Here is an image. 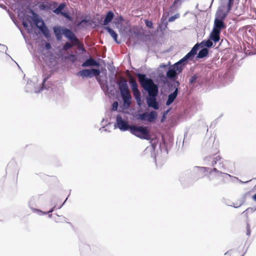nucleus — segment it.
<instances>
[{"label":"nucleus","mask_w":256,"mask_h":256,"mask_svg":"<svg viewBox=\"0 0 256 256\" xmlns=\"http://www.w3.org/2000/svg\"><path fill=\"white\" fill-rule=\"evenodd\" d=\"M64 58L67 60H69L72 62L74 63L77 60V57L76 55L70 54L64 56Z\"/></svg>","instance_id":"obj_31"},{"label":"nucleus","mask_w":256,"mask_h":256,"mask_svg":"<svg viewBox=\"0 0 256 256\" xmlns=\"http://www.w3.org/2000/svg\"><path fill=\"white\" fill-rule=\"evenodd\" d=\"M131 90L133 92H137L140 91L138 90V86L137 82L132 78H131L129 82Z\"/></svg>","instance_id":"obj_25"},{"label":"nucleus","mask_w":256,"mask_h":256,"mask_svg":"<svg viewBox=\"0 0 256 256\" xmlns=\"http://www.w3.org/2000/svg\"><path fill=\"white\" fill-rule=\"evenodd\" d=\"M158 118V113L154 110H152L148 113L144 112L136 114V118L141 121H146L149 122H154Z\"/></svg>","instance_id":"obj_10"},{"label":"nucleus","mask_w":256,"mask_h":256,"mask_svg":"<svg viewBox=\"0 0 256 256\" xmlns=\"http://www.w3.org/2000/svg\"><path fill=\"white\" fill-rule=\"evenodd\" d=\"M34 198H30V202H29V207L34 210V212H36L34 210Z\"/></svg>","instance_id":"obj_36"},{"label":"nucleus","mask_w":256,"mask_h":256,"mask_svg":"<svg viewBox=\"0 0 256 256\" xmlns=\"http://www.w3.org/2000/svg\"><path fill=\"white\" fill-rule=\"evenodd\" d=\"M180 83L178 81L176 80H172L169 86L172 90H174L173 92H176V94H178L180 90Z\"/></svg>","instance_id":"obj_22"},{"label":"nucleus","mask_w":256,"mask_h":256,"mask_svg":"<svg viewBox=\"0 0 256 256\" xmlns=\"http://www.w3.org/2000/svg\"><path fill=\"white\" fill-rule=\"evenodd\" d=\"M178 94H176V92H172V93L168 95V99L166 102V106H170L176 99Z\"/></svg>","instance_id":"obj_24"},{"label":"nucleus","mask_w":256,"mask_h":256,"mask_svg":"<svg viewBox=\"0 0 256 256\" xmlns=\"http://www.w3.org/2000/svg\"><path fill=\"white\" fill-rule=\"evenodd\" d=\"M152 148L153 150H154V148H155V146H154V144H152Z\"/></svg>","instance_id":"obj_58"},{"label":"nucleus","mask_w":256,"mask_h":256,"mask_svg":"<svg viewBox=\"0 0 256 256\" xmlns=\"http://www.w3.org/2000/svg\"><path fill=\"white\" fill-rule=\"evenodd\" d=\"M233 78L234 76L232 72L230 71L226 72L224 76V79L226 84L232 82V81Z\"/></svg>","instance_id":"obj_28"},{"label":"nucleus","mask_w":256,"mask_h":256,"mask_svg":"<svg viewBox=\"0 0 256 256\" xmlns=\"http://www.w3.org/2000/svg\"><path fill=\"white\" fill-rule=\"evenodd\" d=\"M122 100V107L124 110L129 108L132 100V96L129 91L128 82L126 80L122 79L119 82H116Z\"/></svg>","instance_id":"obj_4"},{"label":"nucleus","mask_w":256,"mask_h":256,"mask_svg":"<svg viewBox=\"0 0 256 256\" xmlns=\"http://www.w3.org/2000/svg\"><path fill=\"white\" fill-rule=\"evenodd\" d=\"M56 208V206H54L53 208H52L48 212H42V210H38V209H34V210L39 215H43V214H50L52 212L54 208Z\"/></svg>","instance_id":"obj_32"},{"label":"nucleus","mask_w":256,"mask_h":256,"mask_svg":"<svg viewBox=\"0 0 256 256\" xmlns=\"http://www.w3.org/2000/svg\"><path fill=\"white\" fill-rule=\"evenodd\" d=\"M144 23L146 26L149 28H153V23L152 21L148 20H144Z\"/></svg>","instance_id":"obj_37"},{"label":"nucleus","mask_w":256,"mask_h":256,"mask_svg":"<svg viewBox=\"0 0 256 256\" xmlns=\"http://www.w3.org/2000/svg\"><path fill=\"white\" fill-rule=\"evenodd\" d=\"M214 1V0H212V2Z\"/></svg>","instance_id":"obj_60"},{"label":"nucleus","mask_w":256,"mask_h":256,"mask_svg":"<svg viewBox=\"0 0 256 256\" xmlns=\"http://www.w3.org/2000/svg\"><path fill=\"white\" fill-rule=\"evenodd\" d=\"M88 18H90V16L88 14L82 16L80 18V20L77 22L76 26H82L83 24H87L89 22L88 20Z\"/></svg>","instance_id":"obj_27"},{"label":"nucleus","mask_w":256,"mask_h":256,"mask_svg":"<svg viewBox=\"0 0 256 256\" xmlns=\"http://www.w3.org/2000/svg\"><path fill=\"white\" fill-rule=\"evenodd\" d=\"M168 26V22L166 20H161L160 23L158 25L159 30L160 32H164Z\"/></svg>","instance_id":"obj_30"},{"label":"nucleus","mask_w":256,"mask_h":256,"mask_svg":"<svg viewBox=\"0 0 256 256\" xmlns=\"http://www.w3.org/2000/svg\"><path fill=\"white\" fill-rule=\"evenodd\" d=\"M65 28L62 26H55L53 28L54 33L58 40H62Z\"/></svg>","instance_id":"obj_16"},{"label":"nucleus","mask_w":256,"mask_h":256,"mask_svg":"<svg viewBox=\"0 0 256 256\" xmlns=\"http://www.w3.org/2000/svg\"><path fill=\"white\" fill-rule=\"evenodd\" d=\"M26 12L31 14L30 18L44 36L46 38H50V30L39 15L29 7L26 8Z\"/></svg>","instance_id":"obj_3"},{"label":"nucleus","mask_w":256,"mask_h":256,"mask_svg":"<svg viewBox=\"0 0 256 256\" xmlns=\"http://www.w3.org/2000/svg\"><path fill=\"white\" fill-rule=\"evenodd\" d=\"M39 8L42 10H48L50 8V6L43 3L40 4Z\"/></svg>","instance_id":"obj_39"},{"label":"nucleus","mask_w":256,"mask_h":256,"mask_svg":"<svg viewBox=\"0 0 256 256\" xmlns=\"http://www.w3.org/2000/svg\"><path fill=\"white\" fill-rule=\"evenodd\" d=\"M198 44H200V47H203L208 49V48L214 46V42L210 39L203 40L201 42L198 43Z\"/></svg>","instance_id":"obj_23"},{"label":"nucleus","mask_w":256,"mask_h":256,"mask_svg":"<svg viewBox=\"0 0 256 256\" xmlns=\"http://www.w3.org/2000/svg\"><path fill=\"white\" fill-rule=\"evenodd\" d=\"M60 15L64 16L69 21L72 22L73 20V18L70 16V14L64 10H63Z\"/></svg>","instance_id":"obj_33"},{"label":"nucleus","mask_w":256,"mask_h":256,"mask_svg":"<svg viewBox=\"0 0 256 256\" xmlns=\"http://www.w3.org/2000/svg\"><path fill=\"white\" fill-rule=\"evenodd\" d=\"M199 49L200 44L198 42L185 56L178 60L179 63L181 64V65L184 68L190 61L194 60Z\"/></svg>","instance_id":"obj_9"},{"label":"nucleus","mask_w":256,"mask_h":256,"mask_svg":"<svg viewBox=\"0 0 256 256\" xmlns=\"http://www.w3.org/2000/svg\"><path fill=\"white\" fill-rule=\"evenodd\" d=\"M198 78V76L196 74H194L190 77L189 80V82L190 84H194L196 82V80Z\"/></svg>","instance_id":"obj_35"},{"label":"nucleus","mask_w":256,"mask_h":256,"mask_svg":"<svg viewBox=\"0 0 256 256\" xmlns=\"http://www.w3.org/2000/svg\"><path fill=\"white\" fill-rule=\"evenodd\" d=\"M80 50L82 52H86V49L84 48H82L80 49Z\"/></svg>","instance_id":"obj_57"},{"label":"nucleus","mask_w":256,"mask_h":256,"mask_svg":"<svg viewBox=\"0 0 256 256\" xmlns=\"http://www.w3.org/2000/svg\"><path fill=\"white\" fill-rule=\"evenodd\" d=\"M226 28V25L223 20H219L218 18L214 19L212 30L221 32L222 30Z\"/></svg>","instance_id":"obj_17"},{"label":"nucleus","mask_w":256,"mask_h":256,"mask_svg":"<svg viewBox=\"0 0 256 256\" xmlns=\"http://www.w3.org/2000/svg\"><path fill=\"white\" fill-rule=\"evenodd\" d=\"M214 160L218 162H220L219 163V164L220 166L221 164H222V162H221V159H222V158L220 156H216V158H214Z\"/></svg>","instance_id":"obj_41"},{"label":"nucleus","mask_w":256,"mask_h":256,"mask_svg":"<svg viewBox=\"0 0 256 256\" xmlns=\"http://www.w3.org/2000/svg\"><path fill=\"white\" fill-rule=\"evenodd\" d=\"M22 26L24 28H28V25L26 22H23Z\"/></svg>","instance_id":"obj_51"},{"label":"nucleus","mask_w":256,"mask_h":256,"mask_svg":"<svg viewBox=\"0 0 256 256\" xmlns=\"http://www.w3.org/2000/svg\"><path fill=\"white\" fill-rule=\"evenodd\" d=\"M208 172H209L210 174H212V173L213 172H215V174L214 175H212V176H210V175L207 176V178L208 179L210 182H211L212 185L213 186H216L220 184L221 182H223L224 180H222L220 182H218L214 179H217L218 177L221 176L223 177L224 175L227 176L228 177H232V176L227 173L222 172L220 170H218L216 168H210V170H208Z\"/></svg>","instance_id":"obj_7"},{"label":"nucleus","mask_w":256,"mask_h":256,"mask_svg":"<svg viewBox=\"0 0 256 256\" xmlns=\"http://www.w3.org/2000/svg\"><path fill=\"white\" fill-rule=\"evenodd\" d=\"M50 76H48L44 77L43 78L42 82L41 84V86L38 88L35 87L34 90V92L35 93H39L42 91H43L44 90H49L51 88L48 84H46L47 80L50 78Z\"/></svg>","instance_id":"obj_14"},{"label":"nucleus","mask_w":256,"mask_h":256,"mask_svg":"<svg viewBox=\"0 0 256 256\" xmlns=\"http://www.w3.org/2000/svg\"><path fill=\"white\" fill-rule=\"evenodd\" d=\"M129 131L132 134L141 139L148 140L150 138L148 128L146 126L132 125Z\"/></svg>","instance_id":"obj_5"},{"label":"nucleus","mask_w":256,"mask_h":256,"mask_svg":"<svg viewBox=\"0 0 256 256\" xmlns=\"http://www.w3.org/2000/svg\"><path fill=\"white\" fill-rule=\"evenodd\" d=\"M242 256H244V254Z\"/></svg>","instance_id":"obj_61"},{"label":"nucleus","mask_w":256,"mask_h":256,"mask_svg":"<svg viewBox=\"0 0 256 256\" xmlns=\"http://www.w3.org/2000/svg\"><path fill=\"white\" fill-rule=\"evenodd\" d=\"M114 14L112 10H109L107 12L104 20L102 22V18L100 20L98 19L99 23L102 26H105L108 25L113 20Z\"/></svg>","instance_id":"obj_13"},{"label":"nucleus","mask_w":256,"mask_h":256,"mask_svg":"<svg viewBox=\"0 0 256 256\" xmlns=\"http://www.w3.org/2000/svg\"><path fill=\"white\" fill-rule=\"evenodd\" d=\"M136 76L140 84L148 93L146 98L148 106L154 110H158L160 108V104L157 100L158 94V85L151 78H147L144 74L138 72Z\"/></svg>","instance_id":"obj_1"},{"label":"nucleus","mask_w":256,"mask_h":256,"mask_svg":"<svg viewBox=\"0 0 256 256\" xmlns=\"http://www.w3.org/2000/svg\"><path fill=\"white\" fill-rule=\"evenodd\" d=\"M244 203V200H242L239 203V204H238L237 203H236V204H234V203L233 204V206L235 208H238L240 206Z\"/></svg>","instance_id":"obj_45"},{"label":"nucleus","mask_w":256,"mask_h":256,"mask_svg":"<svg viewBox=\"0 0 256 256\" xmlns=\"http://www.w3.org/2000/svg\"><path fill=\"white\" fill-rule=\"evenodd\" d=\"M221 32L212 30L209 36L210 39L214 43L216 44L220 40V34Z\"/></svg>","instance_id":"obj_19"},{"label":"nucleus","mask_w":256,"mask_h":256,"mask_svg":"<svg viewBox=\"0 0 256 256\" xmlns=\"http://www.w3.org/2000/svg\"><path fill=\"white\" fill-rule=\"evenodd\" d=\"M234 0H228L227 4V10L226 12H224L221 9H218L216 14V18L219 20H224L228 14L231 10L234 5Z\"/></svg>","instance_id":"obj_12"},{"label":"nucleus","mask_w":256,"mask_h":256,"mask_svg":"<svg viewBox=\"0 0 256 256\" xmlns=\"http://www.w3.org/2000/svg\"><path fill=\"white\" fill-rule=\"evenodd\" d=\"M184 67L179 63L178 61L173 65L168 67L166 72V77L169 80H176L178 74L182 72Z\"/></svg>","instance_id":"obj_6"},{"label":"nucleus","mask_w":256,"mask_h":256,"mask_svg":"<svg viewBox=\"0 0 256 256\" xmlns=\"http://www.w3.org/2000/svg\"><path fill=\"white\" fill-rule=\"evenodd\" d=\"M49 214V215H48V217H49V218H51V217H52V214Z\"/></svg>","instance_id":"obj_59"},{"label":"nucleus","mask_w":256,"mask_h":256,"mask_svg":"<svg viewBox=\"0 0 256 256\" xmlns=\"http://www.w3.org/2000/svg\"><path fill=\"white\" fill-rule=\"evenodd\" d=\"M134 34L136 36H139L140 34V32L138 31H134L133 32Z\"/></svg>","instance_id":"obj_50"},{"label":"nucleus","mask_w":256,"mask_h":256,"mask_svg":"<svg viewBox=\"0 0 256 256\" xmlns=\"http://www.w3.org/2000/svg\"><path fill=\"white\" fill-rule=\"evenodd\" d=\"M44 48L46 50H49L51 49L52 46L51 44L49 42H46L44 44Z\"/></svg>","instance_id":"obj_44"},{"label":"nucleus","mask_w":256,"mask_h":256,"mask_svg":"<svg viewBox=\"0 0 256 256\" xmlns=\"http://www.w3.org/2000/svg\"><path fill=\"white\" fill-rule=\"evenodd\" d=\"M110 82L112 83V82H114L116 84V82H118L117 81H116L114 79V76H112V78H110Z\"/></svg>","instance_id":"obj_49"},{"label":"nucleus","mask_w":256,"mask_h":256,"mask_svg":"<svg viewBox=\"0 0 256 256\" xmlns=\"http://www.w3.org/2000/svg\"><path fill=\"white\" fill-rule=\"evenodd\" d=\"M118 107V102H114L112 104L111 110L112 111H116Z\"/></svg>","instance_id":"obj_38"},{"label":"nucleus","mask_w":256,"mask_h":256,"mask_svg":"<svg viewBox=\"0 0 256 256\" xmlns=\"http://www.w3.org/2000/svg\"><path fill=\"white\" fill-rule=\"evenodd\" d=\"M72 48V46L71 44L68 43V42H66L64 47V48L66 50H69L70 49V48Z\"/></svg>","instance_id":"obj_43"},{"label":"nucleus","mask_w":256,"mask_h":256,"mask_svg":"<svg viewBox=\"0 0 256 256\" xmlns=\"http://www.w3.org/2000/svg\"><path fill=\"white\" fill-rule=\"evenodd\" d=\"M67 199H68V198L66 199V200L64 201V202L62 203V204L58 208H60L62 207V206L65 204V202L66 201Z\"/></svg>","instance_id":"obj_53"},{"label":"nucleus","mask_w":256,"mask_h":256,"mask_svg":"<svg viewBox=\"0 0 256 256\" xmlns=\"http://www.w3.org/2000/svg\"><path fill=\"white\" fill-rule=\"evenodd\" d=\"M100 74V70L98 68L83 69L76 73V76L82 78H92L97 76Z\"/></svg>","instance_id":"obj_11"},{"label":"nucleus","mask_w":256,"mask_h":256,"mask_svg":"<svg viewBox=\"0 0 256 256\" xmlns=\"http://www.w3.org/2000/svg\"><path fill=\"white\" fill-rule=\"evenodd\" d=\"M0 50L1 52L6 51L8 50L7 46L5 45L0 44Z\"/></svg>","instance_id":"obj_42"},{"label":"nucleus","mask_w":256,"mask_h":256,"mask_svg":"<svg viewBox=\"0 0 256 256\" xmlns=\"http://www.w3.org/2000/svg\"><path fill=\"white\" fill-rule=\"evenodd\" d=\"M217 164V162L214 160H214H212V164H211V166H214V165H216V164Z\"/></svg>","instance_id":"obj_52"},{"label":"nucleus","mask_w":256,"mask_h":256,"mask_svg":"<svg viewBox=\"0 0 256 256\" xmlns=\"http://www.w3.org/2000/svg\"><path fill=\"white\" fill-rule=\"evenodd\" d=\"M132 125L130 124L127 118H123L120 114L116 115L114 124V128H118L122 132L129 131Z\"/></svg>","instance_id":"obj_8"},{"label":"nucleus","mask_w":256,"mask_h":256,"mask_svg":"<svg viewBox=\"0 0 256 256\" xmlns=\"http://www.w3.org/2000/svg\"><path fill=\"white\" fill-rule=\"evenodd\" d=\"M202 48L199 50L196 56V59L203 58L208 57L209 55V50L206 48L200 47Z\"/></svg>","instance_id":"obj_21"},{"label":"nucleus","mask_w":256,"mask_h":256,"mask_svg":"<svg viewBox=\"0 0 256 256\" xmlns=\"http://www.w3.org/2000/svg\"><path fill=\"white\" fill-rule=\"evenodd\" d=\"M210 168L194 166L190 170H186L182 174L179 180L182 184H192L206 176L205 172H208Z\"/></svg>","instance_id":"obj_2"},{"label":"nucleus","mask_w":256,"mask_h":256,"mask_svg":"<svg viewBox=\"0 0 256 256\" xmlns=\"http://www.w3.org/2000/svg\"><path fill=\"white\" fill-rule=\"evenodd\" d=\"M119 20H120V22H122L124 20V18L122 16H120Z\"/></svg>","instance_id":"obj_56"},{"label":"nucleus","mask_w":256,"mask_h":256,"mask_svg":"<svg viewBox=\"0 0 256 256\" xmlns=\"http://www.w3.org/2000/svg\"><path fill=\"white\" fill-rule=\"evenodd\" d=\"M180 0H174L173 4H176Z\"/></svg>","instance_id":"obj_55"},{"label":"nucleus","mask_w":256,"mask_h":256,"mask_svg":"<svg viewBox=\"0 0 256 256\" xmlns=\"http://www.w3.org/2000/svg\"><path fill=\"white\" fill-rule=\"evenodd\" d=\"M170 64V62H169L168 64H160V68H166Z\"/></svg>","instance_id":"obj_47"},{"label":"nucleus","mask_w":256,"mask_h":256,"mask_svg":"<svg viewBox=\"0 0 256 256\" xmlns=\"http://www.w3.org/2000/svg\"><path fill=\"white\" fill-rule=\"evenodd\" d=\"M159 77L162 78H164V76L163 74H159Z\"/></svg>","instance_id":"obj_54"},{"label":"nucleus","mask_w":256,"mask_h":256,"mask_svg":"<svg viewBox=\"0 0 256 256\" xmlns=\"http://www.w3.org/2000/svg\"><path fill=\"white\" fill-rule=\"evenodd\" d=\"M66 4L64 2L60 3L55 9L53 10V12L56 15H60L65 8Z\"/></svg>","instance_id":"obj_26"},{"label":"nucleus","mask_w":256,"mask_h":256,"mask_svg":"<svg viewBox=\"0 0 256 256\" xmlns=\"http://www.w3.org/2000/svg\"><path fill=\"white\" fill-rule=\"evenodd\" d=\"M100 64L96 60L94 59L92 57H89L82 64V66L83 68L89 67L94 66L96 67L100 66Z\"/></svg>","instance_id":"obj_15"},{"label":"nucleus","mask_w":256,"mask_h":256,"mask_svg":"<svg viewBox=\"0 0 256 256\" xmlns=\"http://www.w3.org/2000/svg\"><path fill=\"white\" fill-rule=\"evenodd\" d=\"M88 20L89 21V22L87 24H88L91 26L94 24L95 26H96V24H95V22L93 20H90V18H88Z\"/></svg>","instance_id":"obj_48"},{"label":"nucleus","mask_w":256,"mask_h":256,"mask_svg":"<svg viewBox=\"0 0 256 256\" xmlns=\"http://www.w3.org/2000/svg\"><path fill=\"white\" fill-rule=\"evenodd\" d=\"M134 96L136 102L137 104L139 106L142 105V96L140 92H133Z\"/></svg>","instance_id":"obj_29"},{"label":"nucleus","mask_w":256,"mask_h":256,"mask_svg":"<svg viewBox=\"0 0 256 256\" xmlns=\"http://www.w3.org/2000/svg\"><path fill=\"white\" fill-rule=\"evenodd\" d=\"M108 32L110 35L114 40L117 44H120V42L118 41V34L117 33L111 28L108 26H106L104 27Z\"/></svg>","instance_id":"obj_20"},{"label":"nucleus","mask_w":256,"mask_h":256,"mask_svg":"<svg viewBox=\"0 0 256 256\" xmlns=\"http://www.w3.org/2000/svg\"><path fill=\"white\" fill-rule=\"evenodd\" d=\"M179 16H180L179 14H174V15L172 16H171L168 18V22H174L175 20H176V18H178Z\"/></svg>","instance_id":"obj_40"},{"label":"nucleus","mask_w":256,"mask_h":256,"mask_svg":"<svg viewBox=\"0 0 256 256\" xmlns=\"http://www.w3.org/2000/svg\"><path fill=\"white\" fill-rule=\"evenodd\" d=\"M64 36L69 40L76 41V37L72 30L65 28L64 30Z\"/></svg>","instance_id":"obj_18"},{"label":"nucleus","mask_w":256,"mask_h":256,"mask_svg":"<svg viewBox=\"0 0 256 256\" xmlns=\"http://www.w3.org/2000/svg\"><path fill=\"white\" fill-rule=\"evenodd\" d=\"M170 110H171V108H170L166 110H165L163 112L162 115L160 118L161 122H164L165 121V120L166 118L167 114Z\"/></svg>","instance_id":"obj_34"},{"label":"nucleus","mask_w":256,"mask_h":256,"mask_svg":"<svg viewBox=\"0 0 256 256\" xmlns=\"http://www.w3.org/2000/svg\"><path fill=\"white\" fill-rule=\"evenodd\" d=\"M246 234L248 236H250V226L249 224H247L246 226Z\"/></svg>","instance_id":"obj_46"}]
</instances>
